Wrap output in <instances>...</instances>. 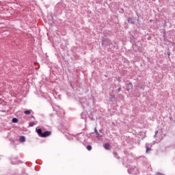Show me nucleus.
I'll return each mask as SVG.
<instances>
[{
    "instance_id": "nucleus-1",
    "label": "nucleus",
    "mask_w": 175,
    "mask_h": 175,
    "mask_svg": "<svg viewBox=\"0 0 175 175\" xmlns=\"http://www.w3.org/2000/svg\"><path fill=\"white\" fill-rule=\"evenodd\" d=\"M111 44H113V42H111V40L105 38H103L102 40V46H111Z\"/></svg>"
},
{
    "instance_id": "nucleus-2",
    "label": "nucleus",
    "mask_w": 175,
    "mask_h": 175,
    "mask_svg": "<svg viewBox=\"0 0 175 175\" xmlns=\"http://www.w3.org/2000/svg\"><path fill=\"white\" fill-rule=\"evenodd\" d=\"M128 173L129 174H139V170L136 167H131L129 170H128Z\"/></svg>"
},
{
    "instance_id": "nucleus-3",
    "label": "nucleus",
    "mask_w": 175,
    "mask_h": 175,
    "mask_svg": "<svg viewBox=\"0 0 175 175\" xmlns=\"http://www.w3.org/2000/svg\"><path fill=\"white\" fill-rule=\"evenodd\" d=\"M135 88L137 89H140V90H144L145 86L144 85H143V83H142L141 82H138L136 85H135Z\"/></svg>"
},
{
    "instance_id": "nucleus-4",
    "label": "nucleus",
    "mask_w": 175,
    "mask_h": 175,
    "mask_svg": "<svg viewBox=\"0 0 175 175\" xmlns=\"http://www.w3.org/2000/svg\"><path fill=\"white\" fill-rule=\"evenodd\" d=\"M50 135H51V131H45L44 133H42L41 137H48V136H50Z\"/></svg>"
},
{
    "instance_id": "nucleus-5",
    "label": "nucleus",
    "mask_w": 175,
    "mask_h": 175,
    "mask_svg": "<svg viewBox=\"0 0 175 175\" xmlns=\"http://www.w3.org/2000/svg\"><path fill=\"white\" fill-rule=\"evenodd\" d=\"M146 152L151 151V144H146Z\"/></svg>"
},
{
    "instance_id": "nucleus-6",
    "label": "nucleus",
    "mask_w": 175,
    "mask_h": 175,
    "mask_svg": "<svg viewBox=\"0 0 175 175\" xmlns=\"http://www.w3.org/2000/svg\"><path fill=\"white\" fill-rule=\"evenodd\" d=\"M127 21L129 24H132L133 25H135V21L131 17L127 18Z\"/></svg>"
},
{
    "instance_id": "nucleus-7",
    "label": "nucleus",
    "mask_w": 175,
    "mask_h": 175,
    "mask_svg": "<svg viewBox=\"0 0 175 175\" xmlns=\"http://www.w3.org/2000/svg\"><path fill=\"white\" fill-rule=\"evenodd\" d=\"M36 131L38 136H40V137H42V135L43 134V132H42V129H36Z\"/></svg>"
},
{
    "instance_id": "nucleus-8",
    "label": "nucleus",
    "mask_w": 175,
    "mask_h": 175,
    "mask_svg": "<svg viewBox=\"0 0 175 175\" xmlns=\"http://www.w3.org/2000/svg\"><path fill=\"white\" fill-rule=\"evenodd\" d=\"M133 85H132V83H129V84H127V86H126V91H129V90H132L133 88Z\"/></svg>"
},
{
    "instance_id": "nucleus-9",
    "label": "nucleus",
    "mask_w": 175,
    "mask_h": 175,
    "mask_svg": "<svg viewBox=\"0 0 175 175\" xmlns=\"http://www.w3.org/2000/svg\"><path fill=\"white\" fill-rule=\"evenodd\" d=\"M19 140L21 143H24L26 140L25 137L24 135L21 136Z\"/></svg>"
},
{
    "instance_id": "nucleus-10",
    "label": "nucleus",
    "mask_w": 175,
    "mask_h": 175,
    "mask_svg": "<svg viewBox=\"0 0 175 175\" xmlns=\"http://www.w3.org/2000/svg\"><path fill=\"white\" fill-rule=\"evenodd\" d=\"M94 133H96V137L98 138V137H100V134H99V133L98 132V130L96 129V127L94 128Z\"/></svg>"
},
{
    "instance_id": "nucleus-11",
    "label": "nucleus",
    "mask_w": 175,
    "mask_h": 175,
    "mask_svg": "<svg viewBox=\"0 0 175 175\" xmlns=\"http://www.w3.org/2000/svg\"><path fill=\"white\" fill-rule=\"evenodd\" d=\"M104 148L105 150H110V144L109 143H106L104 145Z\"/></svg>"
},
{
    "instance_id": "nucleus-12",
    "label": "nucleus",
    "mask_w": 175,
    "mask_h": 175,
    "mask_svg": "<svg viewBox=\"0 0 175 175\" xmlns=\"http://www.w3.org/2000/svg\"><path fill=\"white\" fill-rule=\"evenodd\" d=\"M113 154L114 158H116V159H120V157H118V154H117V152H113Z\"/></svg>"
},
{
    "instance_id": "nucleus-13",
    "label": "nucleus",
    "mask_w": 175,
    "mask_h": 175,
    "mask_svg": "<svg viewBox=\"0 0 175 175\" xmlns=\"http://www.w3.org/2000/svg\"><path fill=\"white\" fill-rule=\"evenodd\" d=\"M12 121L14 122V124H16V122H18V119L16 118H13Z\"/></svg>"
},
{
    "instance_id": "nucleus-14",
    "label": "nucleus",
    "mask_w": 175,
    "mask_h": 175,
    "mask_svg": "<svg viewBox=\"0 0 175 175\" xmlns=\"http://www.w3.org/2000/svg\"><path fill=\"white\" fill-rule=\"evenodd\" d=\"M24 113L27 116H29V114H31V110H26V111H24Z\"/></svg>"
},
{
    "instance_id": "nucleus-15",
    "label": "nucleus",
    "mask_w": 175,
    "mask_h": 175,
    "mask_svg": "<svg viewBox=\"0 0 175 175\" xmlns=\"http://www.w3.org/2000/svg\"><path fill=\"white\" fill-rule=\"evenodd\" d=\"M87 150L88 151H91V150H92V146L91 145H88L87 146Z\"/></svg>"
},
{
    "instance_id": "nucleus-16",
    "label": "nucleus",
    "mask_w": 175,
    "mask_h": 175,
    "mask_svg": "<svg viewBox=\"0 0 175 175\" xmlns=\"http://www.w3.org/2000/svg\"><path fill=\"white\" fill-rule=\"evenodd\" d=\"M29 126H33L35 125V122H30L29 123Z\"/></svg>"
},
{
    "instance_id": "nucleus-17",
    "label": "nucleus",
    "mask_w": 175,
    "mask_h": 175,
    "mask_svg": "<svg viewBox=\"0 0 175 175\" xmlns=\"http://www.w3.org/2000/svg\"><path fill=\"white\" fill-rule=\"evenodd\" d=\"M156 174H157V175H165V174H162V173H161V172H157Z\"/></svg>"
},
{
    "instance_id": "nucleus-18",
    "label": "nucleus",
    "mask_w": 175,
    "mask_h": 175,
    "mask_svg": "<svg viewBox=\"0 0 175 175\" xmlns=\"http://www.w3.org/2000/svg\"><path fill=\"white\" fill-rule=\"evenodd\" d=\"M158 134V131H155L154 137H157V135Z\"/></svg>"
},
{
    "instance_id": "nucleus-19",
    "label": "nucleus",
    "mask_w": 175,
    "mask_h": 175,
    "mask_svg": "<svg viewBox=\"0 0 175 175\" xmlns=\"http://www.w3.org/2000/svg\"><path fill=\"white\" fill-rule=\"evenodd\" d=\"M118 92H120V91H121V88H119L118 89Z\"/></svg>"
},
{
    "instance_id": "nucleus-20",
    "label": "nucleus",
    "mask_w": 175,
    "mask_h": 175,
    "mask_svg": "<svg viewBox=\"0 0 175 175\" xmlns=\"http://www.w3.org/2000/svg\"><path fill=\"white\" fill-rule=\"evenodd\" d=\"M31 118H33V120H35V116H31Z\"/></svg>"
},
{
    "instance_id": "nucleus-21",
    "label": "nucleus",
    "mask_w": 175,
    "mask_h": 175,
    "mask_svg": "<svg viewBox=\"0 0 175 175\" xmlns=\"http://www.w3.org/2000/svg\"><path fill=\"white\" fill-rule=\"evenodd\" d=\"M81 106H82V107H84V105H83V103H81Z\"/></svg>"
},
{
    "instance_id": "nucleus-22",
    "label": "nucleus",
    "mask_w": 175,
    "mask_h": 175,
    "mask_svg": "<svg viewBox=\"0 0 175 175\" xmlns=\"http://www.w3.org/2000/svg\"><path fill=\"white\" fill-rule=\"evenodd\" d=\"M92 134H94V133H91Z\"/></svg>"
}]
</instances>
